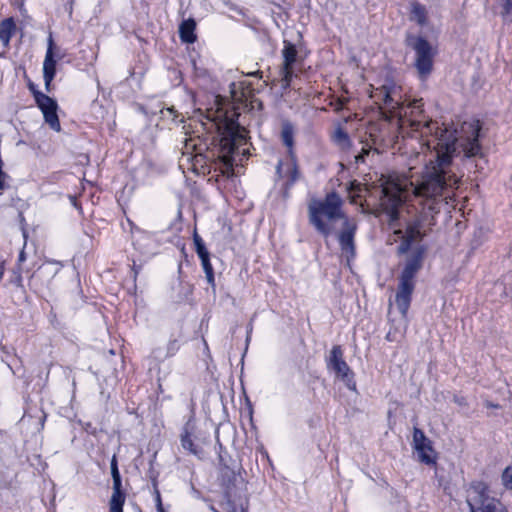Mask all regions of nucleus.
<instances>
[{"instance_id":"obj_30","label":"nucleus","mask_w":512,"mask_h":512,"mask_svg":"<svg viewBox=\"0 0 512 512\" xmlns=\"http://www.w3.org/2000/svg\"><path fill=\"white\" fill-rule=\"evenodd\" d=\"M352 189L356 192L357 197H362L367 192V188L361 185L353 186Z\"/></svg>"},{"instance_id":"obj_15","label":"nucleus","mask_w":512,"mask_h":512,"mask_svg":"<svg viewBox=\"0 0 512 512\" xmlns=\"http://www.w3.org/2000/svg\"><path fill=\"white\" fill-rule=\"evenodd\" d=\"M56 73V61L54 60V54L52 51H46L44 63H43V77L45 81V87L49 90L50 84Z\"/></svg>"},{"instance_id":"obj_25","label":"nucleus","mask_w":512,"mask_h":512,"mask_svg":"<svg viewBox=\"0 0 512 512\" xmlns=\"http://www.w3.org/2000/svg\"><path fill=\"white\" fill-rule=\"evenodd\" d=\"M201 259V263L204 269V272L206 274L207 281L214 285V274H213V268L209 260V254L199 257Z\"/></svg>"},{"instance_id":"obj_5","label":"nucleus","mask_w":512,"mask_h":512,"mask_svg":"<svg viewBox=\"0 0 512 512\" xmlns=\"http://www.w3.org/2000/svg\"><path fill=\"white\" fill-rule=\"evenodd\" d=\"M408 45L414 50V66L421 80H426L432 73L437 50L426 39L417 36L408 38Z\"/></svg>"},{"instance_id":"obj_33","label":"nucleus","mask_w":512,"mask_h":512,"mask_svg":"<svg viewBox=\"0 0 512 512\" xmlns=\"http://www.w3.org/2000/svg\"><path fill=\"white\" fill-rule=\"evenodd\" d=\"M53 47H54V42H53L52 37L50 36L48 38V48H47V51H52L53 52Z\"/></svg>"},{"instance_id":"obj_16","label":"nucleus","mask_w":512,"mask_h":512,"mask_svg":"<svg viewBox=\"0 0 512 512\" xmlns=\"http://www.w3.org/2000/svg\"><path fill=\"white\" fill-rule=\"evenodd\" d=\"M121 479L113 477V494L110 499V512H123L124 496L120 491Z\"/></svg>"},{"instance_id":"obj_13","label":"nucleus","mask_w":512,"mask_h":512,"mask_svg":"<svg viewBox=\"0 0 512 512\" xmlns=\"http://www.w3.org/2000/svg\"><path fill=\"white\" fill-rule=\"evenodd\" d=\"M415 283L399 281L398 290L395 297V303L401 315L406 318L410 307L411 296L414 291Z\"/></svg>"},{"instance_id":"obj_8","label":"nucleus","mask_w":512,"mask_h":512,"mask_svg":"<svg viewBox=\"0 0 512 512\" xmlns=\"http://www.w3.org/2000/svg\"><path fill=\"white\" fill-rule=\"evenodd\" d=\"M480 123L478 120L464 122L461 126V132L465 137V143L462 144L463 152L466 157H474L480 153L481 147L478 142Z\"/></svg>"},{"instance_id":"obj_2","label":"nucleus","mask_w":512,"mask_h":512,"mask_svg":"<svg viewBox=\"0 0 512 512\" xmlns=\"http://www.w3.org/2000/svg\"><path fill=\"white\" fill-rule=\"evenodd\" d=\"M206 117L214 123L221 135V159L226 168L231 169L234 162L233 156L242 145L246 144L247 132L245 128L241 127L233 117H229L220 107L215 111H207Z\"/></svg>"},{"instance_id":"obj_32","label":"nucleus","mask_w":512,"mask_h":512,"mask_svg":"<svg viewBox=\"0 0 512 512\" xmlns=\"http://www.w3.org/2000/svg\"><path fill=\"white\" fill-rule=\"evenodd\" d=\"M156 506L157 508L163 507L159 491L156 490Z\"/></svg>"},{"instance_id":"obj_20","label":"nucleus","mask_w":512,"mask_h":512,"mask_svg":"<svg viewBox=\"0 0 512 512\" xmlns=\"http://www.w3.org/2000/svg\"><path fill=\"white\" fill-rule=\"evenodd\" d=\"M498 14L503 23H512V0H499L497 3Z\"/></svg>"},{"instance_id":"obj_29","label":"nucleus","mask_w":512,"mask_h":512,"mask_svg":"<svg viewBox=\"0 0 512 512\" xmlns=\"http://www.w3.org/2000/svg\"><path fill=\"white\" fill-rule=\"evenodd\" d=\"M372 151L371 146H364L362 147V151L355 156V162H364L365 156L369 155V153Z\"/></svg>"},{"instance_id":"obj_34","label":"nucleus","mask_w":512,"mask_h":512,"mask_svg":"<svg viewBox=\"0 0 512 512\" xmlns=\"http://www.w3.org/2000/svg\"><path fill=\"white\" fill-rule=\"evenodd\" d=\"M343 104H344L343 100H340V99H339V100H338V103H337V104H336V106H335V109H336V110H340V109H342Z\"/></svg>"},{"instance_id":"obj_28","label":"nucleus","mask_w":512,"mask_h":512,"mask_svg":"<svg viewBox=\"0 0 512 512\" xmlns=\"http://www.w3.org/2000/svg\"><path fill=\"white\" fill-rule=\"evenodd\" d=\"M194 243L196 246V252L199 257L209 254L202 242V239L198 235H194Z\"/></svg>"},{"instance_id":"obj_10","label":"nucleus","mask_w":512,"mask_h":512,"mask_svg":"<svg viewBox=\"0 0 512 512\" xmlns=\"http://www.w3.org/2000/svg\"><path fill=\"white\" fill-rule=\"evenodd\" d=\"M413 448L420 462L428 465L435 463L436 453L432 448L431 441L418 428H414L413 431Z\"/></svg>"},{"instance_id":"obj_27","label":"nucleus","mask_w":512,"mask_h":512,"mask_svg":"<svg viewBox=\"0 0 512 512\" xmlns=\"http://www.w3.org/2000/svg\"><path fill=\"white\" fill-rule=\"evenodd\" d=\"M503 485L512 490V466L505 468L501 476Z\"/></svg>"},{"instance_id":"obj_17","label":"nucleus","mask_w":512,"mask_h":512,"mask_svg":"<svg viewBox=\"0 0 512 512\" xmlns=\"http://www.w3.org/2000/svg\"><path fill=\"white\" fill-rule=\"evenodd\" d=\"M194 431V425L189 421L186 423L183 429V433L180 437L181 446L183 449L189 451L193 455H198V450L194 445L192 435Z\"/></svg>"},{"instance_id":"obj_23","label":"nucleus","mask_w":512,"mask_h":512,"mask_svg":"<svg viewBox=\"0 0 512 512\" xmlns=\"http://www.w3.org/2000/svg\"><path fill=\"white\" fill-rule=\"evenodd\" d=\"M334 142L341 147L342 149H346L350 146V139L348 134L344 131V129L338 126L333 133Z\"/></svg>"},{"instance_id":"obj_26","label":"nucleus","mask_w":512,"mask_h":512,"mask_svg":"<svg viewBox=\"0 0 512 512\" xmlns=\"http://www.w3.org/2000/svg\"><path fill=\"white\" fill-rule=\"evenodd\" d=\"M61 263L58 261H47L44 263V265L41 267L44 271H46L49 274H55L59 271L61 268Z\"/></svg>"},{"instance_id":"obj_37","label":"nucleus","mask_w":512,"mask_h":512,"mask_svg":"<svg viewBox=\"0 0 512 512\" xmlns=\"http://www.w3.org/2000/svg\"><path fill=\"white\" fill-rule=\"evenodd\" d=\"M157 512H165L163 507L157 508Z\"/></svg>"},{"instance_id":"obj_39","label":"nucleus","mask_w":512,"mask_h":512,"mask_svg":"<svg viewBox=\"0 0 512 512\" xmlns=\"http://www.w3.org/2000/svg\"><path fill=\"white\" fill-rule=\"evenodd\" d=\"M397 109L393 110L392 112L390 113H394ZM390 117H393V114H390Z\"/></svg>"},{"instance_id":"obj_9","label":"nucleus","mask_w":512,"mask_h":512,"mask_svg":"<svg viewBox=\"0 0 512 512\" xmlns=\"http://www.w3.org/2000/svg\"><path fill=\"white\" fill-rule=\"evenodd\" d=\"M33 94L38 107L43 113L45 122L50 126L51 129L59 132L61 126L57 115L58 105L56 101L39 91H34Z\"/></svg>"},{"instance_id":"obj_31","label":"nucleus","mask_w":512,"mask_h":512,"mask_svg":"<svg viewBox=\"0 0 512 512\" xmlns=\"http://www.w3.org/2000/svg\"><path fill=\"white\" fill-rule=\"evenodd\" d=\"M111 474H112V478L120 476L115 457H113L112 462H111Z\"/></svg>"},{"instance_id":"obj_21","label":"nucleus","mask_w":512,"mask_h":512,"mask_svg":"<svg viewBox=\"0 0 512 512\" xmlns=\"http://www.w3.org/2000/svg\"><path fill=\"white\" fill-rule=\"evenodd\" d=\"M293 137H294V129L293 126L289 122H284L282 125L281 138L284 145L288 148L289 155L292 156V148H293Z\"/></svg>"},{"instance_id":"obj_11","label":"nucleus","mask_w":512,"mask_h":512,"mask_svg":"<svg viewBox=\"0 0 512 512\" xmlns=\"http://www.w3.org/2000/svg\"><path fill=\"white\" fill-rule=\"evenodd\" d=\"M425 249L421 246L411 250L399 281L414 283V278L422 266Z\"/></svg>"},{"instance_id":"obj_4","label":"nucleus","mask_w":512,"mask_h":512,"mask_svg":"<svg viewBox=\"0 0 512 512\" xmlns=\"http://www.w3.org/2000/svg\"><path fill=\"white\" fill-rule=\"evenodd\" d=\"M466 502L470 512H509L484 482H474L469 486Z\"/></svg>"},{"instance_id":"obj_12","label":"nucleus","mask_w":512,"mask_h":512,"mask_svg":"<svg viewBox=\"0 0 512 512\" xmlns=\"http://www.w3.org/2000/svg\"><path fill=\"white\" fill-rule=\"evenodd\" d=\"M283 66L281 70L283 86L287 87L293 76V65L296 62L297 50L296 47L285 41L282 50Z\"/></svg>"},{"instance_id":"obj_18","label":"nucleus","mask_w":512,"mask_h":512,"mask_svg":"<svg viewBox=\"0 0 512 512\" xmlns=\"http://www.w3.org/2000/svg\"><path fill=\"white\" fill-rule=\"evenodd\" d=\"M195 28L196 22L193 19L184 20L179 26L180 39L185 43H193L196 40Z\"/></svg>"},{"instance_id":"obj_14","label":"nucleus","mask_w":512,"mask_h":512,"mask_svg":"<svg viewBox=\"0 0 512 512\" xmlns=\"http://www.w3.org/2000/svg\"><path fill=\"white\" fill-rule=\"evenodd\" d=\"M341 232L339 234V242L344 252L349 253L351 256L354 255V244L353 237L356 230V224L349 219L343 221L340 225Z\"/></svg>"},{"instance_id":"obj_38","label":"nucleus","mask_w":512,"mask_h":512,"mask_svg":"<svg viewBox=\"0 0 512 512\" xmlns=\"http://www.w3.org/2000/svg\"><path fill=\"white\" fill-rule=\"evenodd\" d=\"M352 202L356 203V199H355V196H352V199H351Z\"/></svg>"},{"instance_id":"obj_22","label":"nucleus","mask_w":512,"mask_h":512,"mask_svg":"<svg viewBox=\"0 0 512 512\" xmlns=\"http://www.w3.org/2000/svg\"><path fill=\"white\" fill-rule=\"evenodd\" d=\"M411 20L416 21L420 25L426 24V9L418 2L411 3Z\"/></svg>"},{"instance_id":"obj_19","label":"nucleus","mask_w":512,"mask_h":512,"mask_svg":"<svg viewBox=\"0 0 512 512\" xmlns=\"http://www.w3.org/2000/svg\"><path fill=\"white\" fill-rule=\"evenodd\" d=\"M16 29L15 22L12 18H7L0 22V41L4 46H8L10 39Z\"/></svg>"},{"instance_id":"obj_36","label":"nucleus","mask_w":512,"mask_h":512,"mask_svg":"<svg viewBox=\"0 0 512 512\" xmlns=\"http://www.w3.org/2000/svg\"><path fill=\"white\" fill-rule=\"evenodd\" d=\"M486 407H494V408H496L497 405H494V404H492L490 402H486Z\"/></svg>"},{"instance_id":"obj_35","label":"nucleus","mask_w":512,"mask_h":512,"mask_svg":"<svg viewBox=\"0 0 512 512\" xmlns=\"http://www.w3.org/2000/svg\"><path fill=\"white\" fill-rule=\"evenodd\" d=\"M277 173L278 174L281 173V162H279L278 165H277Z\"/></svg>"},{"instance_id":"obj_3","label":"nucleus","mask_w":512,"mask_h":512,"mask_svg":"<svg viewBox=\"0 0 512 512\" xmlns=\"http://www.w3.org/2000/svg\"><path fill=\"white\" fill-rule=\"evenodd\" d=\"M342 200L336 193H330L322 201H313L309 205L310 222L325 237L337 231L348 218L341 210Z\"/></svg>"},{"instance_id":"obj_24","label":"nucleus","mask_w":512,"mask_h":512,"mask_svg":"<svg viewBox=\"0 0 512 512\" xmlns=\"http://www.w3.org/2000/svg\"><path fill=\"white\" fill-rule=\"evenodd\" d=\"M290 176H289V180L287 181V184H286V189L283 193V196L284 198H287L288 197V189L290 188V186H292L294 184V182L299 178V172H298V169H297V166H296V163H295V159H294V156L292 155L291 156V164H290Z\"/></svg>"},{"instance_id":"obj_1","label":"nucleus","mask_w":512,"mask_h":512,"mask_svg":"<svg viewBox=\"0 0 512 512\" xmlns=\"http://www.w3.org/2000/svg\"><path fill=\"white\" fill-rule=\"evenodd\" d=\"M422 106V100H414L409 107L412 109L411 118H406L399 112V128L407 134L417 132L423 140V147L435 150V162L430 159V165H426L422 173L414 179L411 176L388 175L379 179V187L375 193L379 197V204L387 215L389 224L394 228V234L401 240L398 247L399 253H406L413 243H418L424 233L422 222L415 220L406 225L405 230L396 229L395 222L399 219L400 208L410 195L423 198L433 203L429 209L434 210L433 204L440 197H449L450 191L457 188L459 178L447 170L456 151V131L447 128L440 129L437 122L421 119L414 115Z\"/></svg>"},{"instance_id":"obj_7","label":"nucleus","mask_w":512,"mask_h":512,"mask_svg":"<svg viewBox=\"0 0 512 512\" xmlns=\"http://www.w3.org/2000/svg\"><path fill=\"white\" fill-rule=\"evenodd\" d=\"M328 367L336 373L338 378L345 382L349 389H356V384L353 380V373L343 359V352L340 346H334L330 351Z\"/></svg>"},{"instance_id":"obj_6","label":"nucleus","mask_w":512,"mask_h":512,"mask_svg":"<svg viewBox=\"0 0 512 512\" xmlns=\"http://www.w3.org/2000/svg\"><path fill=\"white\" fill-rule=\"evenodd\" d=\"M370 96L381 109H385L387 112L400 109L401 96L398 88L393 84H386L376 88Z\"/></svg>"}]
</instances>
